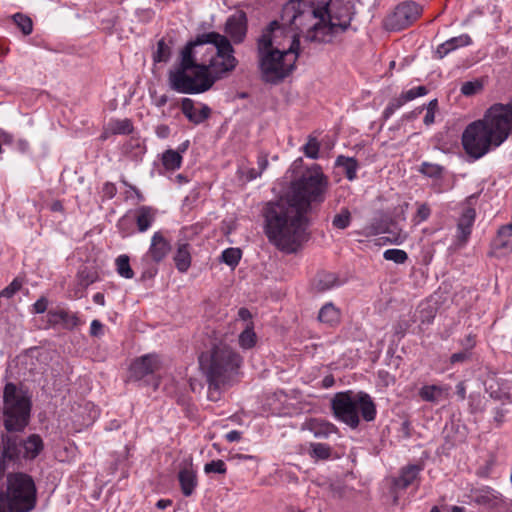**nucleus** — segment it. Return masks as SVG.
<instances>
[{"instance_id": "nucleus-28", "label": "nucleus", "mask_w": 512, "mask_h": 512, "mask_svg": "<svg viewBox=\"0 0 512 512\" xmlns=\"http://www.w3.org/2000/svg\"><path fill=\"white\" fill-rule=\"evenodd\" d=\"M136 224L140 232L146 231L155 220V210L150 206H141L136 210Z\"/></svg>"}, {"instance_id": "nucleus-62", "label": "nucleus", "mask_w": 512, "mask_h": 512, "mask_svg": "<svg viewBox=\"0 0 512 512\" xmlns=\"http://www.w3.org/2000/svg\"><path fill=\"white\" fill-rule=\"evenodd\" d=\"M434 120H435V112L434 111H426V115L424 117V124L425 125H430L432 123H434Z\"/></svg>"}, {"instance_id": "nucleus-30", "label": "nucleus", "mask_w": 512, "mask_h": 512, "mask_svg": "<svg viewBox=\"0 0 512 512\" xmlns=\"http://www.w3.org/2000/svg\"><path fill=\"white\" fill-rule=\"evenodd\" d=\"M341 313L332 303H326L319 311L318 319L320 322L333 326L340 322Z\"/></svg>"}, {"instance_id": "nucleus-33", "label": "nucleus", "mask_w": 512, "mask_h": 512, "mask_svg": "<svg viewBox=\"0 0 512 512\" xmlns=\"http://www.w3.org/2000/svg\"><path fill=\"white\" fill-rule=\"evenodd\" d=\"M257 335L254 332L253 323H247L244 330L239 334L238 343L242 349H251L256 345Z\"/></svg>"}, {"instance_id": "nucleus-57", "label": "nucleus", "mask_w": 512, "mask_h": 512, "mask_svg": "<svg viewBox=\"0 0 512 512\" xmlns=\"http://www.w3.org/2000/svg\"><path fill=\"white\" fill-rule=\"evenodd\" d=\"M258 167H259V172L262 174V172L267 168L268 166V159H267V156L266 155H261L258 157Z\"/></svg>"}, {"instance_id": "nucleus-3", "label": "nucleus", "mask_w": 512, "mask_h": 512, "mask_svg": "<svg viewBox=\"0 0 512 512\" xmlns=\"http://www.w3.org/2000/svg\"><path fill=\"white\" fill-rule=\"evenodd\" d=\"M354 12L343 0H289L282 8V25L299 31L310 43H330L349 27Z\"/></svg>"}, {"instance_id": "nucleus-32", "label": "nucleus", "mask_w": 512, "mask_h": 512, "mask_svg": "<svg viewBox=\"0 0 512 512\" xmlns=\"http://www.w3.org/2000/svg\"><path fill=\"white\" fill-rule=\"evenodd\" d=\"M307 426L314 436L318 438H327L336 430L333 424L318 419L310 420Z\"/></svg>"}, {"instance_id": "nucleus-26", "label": "nucleus", "mask_w": 512, "mask_h": 512, "mask_svg": "<svg viewBox=\"0 0 512 512\" xmlns=\"http://www.w3.org/2000/svg\"><path fill=\"white\" fill-rule=\"evenodd\" d=\"M173 259L177 270L181 273L186 272L191 266V253L189 244L179 243Z\"/></svg>"}, {"instance_id": "nucleus-9", "label": "nucleus", "mask_w": 512, "mask_h": 512, "mask_svg": "<svg viewBox=\"0 0 512 512\" xmlns=\"http://www.w3.org/2000/svg\"><path fill=\"white\" fill-rule=\"evenodd\" d=\"M4 426L8 432H20L28 425L31 412L30 398L13 383L4 388Z\"/></svg>"}, {"instance_id": "nucleus-17", "label": "nucleus", "mask_w": 512, "mask_h": 512, "mask_svg": "<svg viewBox=\"0 0 512 512\" xmlns=\"http://www.w3.org/2000/svg\"><path fill=\"white\" fill-rule=\"evenodd\" d=\"M171 251L170 242L164 237L163 233L155 232L151 238V244L147 255L155 262L160 263Z\"/></svg>"}, {"instance_id": "nucleus-56", "label": "nucleus", "mask_w": 512, "mask_h": 512, "mask_svg": "<svg viewBox=\"0 0 512 512\" xmlns=\"http://www.w3.org/2000/svg\"><path fill=\"white\" fill-rule=\"evenodd\" d=\"M405 103V100L402 99V95H400L399 97L392 99L388 105L391 106L394 110H397Z\"/></svg>"}, {"instance_id": "nucleus-44", "label": "nucleus", "mask_w": 512, "mask_h": 512, "mask_svg": "<svg viewBox=\"0 0 512 512\" xmlns=\"http://www.w3.org/2000/svg\"><path fill=\"white\" fill-rule=\"evenodd\" d=\"M23 281L19 278H15L7 287L0 291V298H12L22 287Z\"/></svg>"}, {"instance_id": "nucleus-43", "label": "nucleus", "mask_w": 512, "mask_h": 512, "mask_svg": "<svg viewBox=\"0 0 512 512\" xmlns=\"http://www.w3.org/2000/svg\"><path fill=\"white\" fill-rule=\"evenodd\" d=\"M419 171L425 176L431 178H438L442 175L443 168L438 164L423 162L420 166Z\"/></svg>"}, {"instance_id": "nucleus-59", "label": "nucleus", "mask_w": 512, "mask_h": 512, "mask_svg": "<svg viewBox=\"0 0 512 512\" xmlns=\"http://www.w3.org/2000/svg\"><path fill=\"white\" fill-rule=\"evenodd\" d=\"M456 390H457V395L459 396V398L461 400H464L466 397V389H465L464 383L463 382L458 383L456 386Z\"/></svg>"}, {"instance_id": "nucleus-49", "label": "nucleus", "mask_w": 512, "mask_h": 512, "mask_svg": "<svg viewBox=\"0 0 512 512\" xmlns=\"http://www.w3.org/2000/svg\"><path fill=\"white\" fill-rule=\"evenodd\" d=\"M48 299L45 296H41L34 304H33V312L36 314H42L47 310L48 307Z\"/></svg>"}, {"instance_id": "nucleus-1", "label": "nucleus", "mask_w": 512, "mask_h": 512, "mask_svg": "<svg viewBox=\"0 0 512 512\" xmlns=\"http://www.w3.org/2000/svg\"><path fill=\"white\" fill-rule=\"evenodd\" d=\"M328 189V177L313 164L291 182L286 197L266 203L264 230L269 242L286 253L296 252L307 240V213L325 201Z\"/></svg>"}, {"instance_id": "nucleus-51", "label": "nucleus", "mask_w": 512, "mask_h": 512, "mask_svg": "<svg viewBox=\"0 0 512 512\" xmlns=\"http://www.w3.org/2000/svg\"><path fill=\"white\" fill-rule=\"evenodd\" d=\"M461 345L464 349L471 351L476 345L475 335L472 333L468 334L463 340H461Z\"/></svg>"}, {"instance_id": "nucleus-64", "label": "nucleus", "mask_w": 512, "mask_h": 512, "mask_svg": "<svg viewBox=\"0 0 512 512\" xmlns=\"http://www.w3.org/2000/svg\"><path fill=\"white\" fill-rule=\"evenodd\" d=\"M93 301H94L96 304L103 306V305L105 304V297H104V294H102V293H96V294L93 296Z\"/></svg>"}, {"instance_id": "nucleus-37", "label": "nucleus", "mask_w": 512, "mask_h": 512, "mask_svg": "<svg viewBox=\"0 0 512 512\" xmlns=\"http://www.w3.org/2000/svg\"><path fill=\"white\" fill-rule=\"evenodd\" d=\"M351 213L348 208H342L341 211L336 214L332 220L334 228L344 230L349 227L351 223Z\"/></svg>"}, {"instance_id": "nucleus-40", "label": "nucleus", "mask_w": 512, "mask_h": 512, "mask_svg": "<svg viewBox=\"0 0 512 512\" xmlns=\"http://www.w3.org/2000/svg\"><path fill=\"white\" fill-rule=\"evenodd\" d=\"M114 134H130L133 131L132 122L129 119L115 120L110 123Z\"/></svg>"}, {"instance_id": "nucleus-55", "label": "nucleus", "mask_w": 512, "mask_h": 512, "mask_svg": "<svg viewBox=\"0 0 512 512\" xmlns=\"http://www.w3.org/2000/svg\"><path fill=\"white\" fill-rule=\"evenodd\" d=\"M225 438L229 442L239 441L241 439V433L237 430H232L226 434Z\"/></svg>"}, {"instance_id": "nucleus-16", "label": "nucleus", "mask_w": 512, "mask_h": 512, "mask_svg": "<svg viewBox=\"0 0 512 512\" xmlns=\"http://www.w3.org/2000/svg\"><path fill=\"white\" fill-rule=\"evenodd\" d=\"M47 317V322L50 326H61L63 329L67 330H72L80 324V319L75 313L64 309L50 310Z\"/></svg>"}, {"instance_id": "nucleus-24", "label": "nucleus", "mask_w": 512, "mask_h": 512, "mask_svg": "<svg viewBox=\"0 0 512 512\" xmlns=\"http://www.w3.org/2000/svg\"><path fill=\"white\" fill-rule=\"evenodd\" d=\"M43 450V441L37 434L30 435L26 440L22 439V457L34 459Z\"/></svg>"}, {"instance_id": "nucleus-27", "label": "nucleus", "mask_w": 512, "mask_h": 512, "mask_svg": "<svg viewBox=\"0 0 512 512\" xmlns=\"http://www.w3.org/2000/svg\"><path fill=\"white\" fill-rule=\"evenodd\" d=\"M419 396L423 401L439 403L446 396V389L439 385H424L419 390Z\"/></svg>"}, {"instance_id": "nucleus-34", "label": "nucleus", "mask_w": 512, "mask_h": 512, "mask_svg": "<svg viewBox=\"0 0 512 512\" xmlns=\"http://www.w3.org/2000/svg\"><path fill=\"white\" fill-rule=\"evenodd\" d=\"M162 164L167 170H177L181 167L182 155L180 152L168 149L162 154Z\"/></svg>"}, {"instance_id": "nucleus-31", "label": "nucleus", "mask_w": 512, "mask_h": 512, "mask_svg": "<svg viewBox=\"0 0 512 512\" xmlns=\"http://www.w3.org/2000/svg\"><path fill=\"white\" fill-rule=\"evenodd\" d=\"M335 165L343 169V173L349 181L356 178L359 165L355 158L340 155L336 158Z\"/></svg>"}, {"instance_id": "nucleus-53", "label": "nucleus", "mask_w": 512, "mask_h": 512, "mask_svg": "<svg viewBox=\"0 0 512 512\" xmlns=\"http://www.w3.org/2000/svg\"><path fill=\"white\" fill-rule=\"evenodd\" d=\"M90 334L92 336H100L103 334V325L99 320H93L90 327Z\"/></svg>"}, {"instance_id": "nucleus-18", "label": "nucleus", "mask_w": 512, "mask_h": 512, "mask_svg": "<svg viewBox=\"0 0 512 512\" xmlns=\"http://www.w3.org/2000/svg\"><path fill=\"white\" fill-rule=\"evenodd\" d=\"M475 218V209L468 207L463 211L462 215L458 219L456 238L459 245L462 246L468 241L472 232Z\"/></svg>"}, {"instance_id": "nucleus-46", "label": "nucleus", "mask_w": 512, "mask_h": 512, "mask_svg": "<svg viewBox=\"0 0 512 512\" xmlns=\"http://www.w3.org/2000/svg\"><path fill=\"white\" fill-rule=\"evenodd\" d=\"M428 93V89L425 86H418L409 89L408 91L402 92V99L405 100V102H409L414 100L417 97L424 96Z\"/></svg>"}, {"instance_id": "nucleus-45", "label": "nucleus", "mask_w": 512, "mask_h": 512, "mask_svg": "<svg viewBox=\"0 0 512 512\" xmlns=\"http://www.w3.org/2000/svg\"><path fill=\"white\" fill-rule=\"evenodd\" d=\"M226 471H227L226 464L223 460H213L209 463H206L204 466V472L206 474H210V473L225 474Z\"/></svg>"}, {"instance_id": "nucleus-19", "label": "nucleus", "mask_w": 512, "mask_h": 512, "mask_svg": "<svg viewBox=\"0 0 512 512\" xmlns=\"http://www.w3.org/2000/svg\"><path fill=\"white\" fill-rule=\"evenodd\" d=\"M3 461L17 460L22 456V439L17 435L2 434Z\"/></svg>"}, {"instance_id": "nucleus-60", "label": "nucleus", "mask_w": 512, "mask_h": 512, "mask_svg": "<svg viewBox=\"0 0 512 512\" xmlns=\"http://www.w3.org/2000/svg\"><path fill=\"white\" fill-rule=\"evenodd\" d=\"M157 135L161 138H166L169 135V128L165 125H161L157 127Z\"/></svg>"}, {"instance_id": "nucleus-7", "label": "nucleus", "mask_w": 512, "mask_h": 512, "mask_svg": "<svg viewBox=\"0 0 512 512\" xmlns=\"http://www.w3.org/2000/svg\"><path fill=\"white\" fill-rule=\"evenodd\" d=\"M287 50H275L258 56L261 78L264 82L277 84L294 70L300 50L299 31H295Z\"/></svg>"}, {"instance_id": "nucleus-21", "label": "nucleus", "mask_w": 512, "mask_h": 512, "mask_svg": "<svg viewBox=\"0 0 512 512\" xmlns=\"http://www.w3.org/2000/svg\"><path fill=\"white\" fill-rule=\"evenodd\" d=\"M178 480L182 493L186 497L191 496L198 483L196 472L193 470L191 465H186L180 469L178 473Z\"/></svg>"}, {"instance_id": "nucleus-47", "label": "nucleus", "mask_w": 512, "mask_h": 512, "mask_svg": "<svg viewBox=\"0 0 512 512\" xmlns=\"http://www.w3.org/2000/svg\"><path fill=\"white\" fill-rule=\"evenodd\" d=\"M482 83L479 81H467L461 87V93L465 96H472L482 89Z\"/></svg>"}, {"instance_id": "nucleus-48", "label": "nucleus", "mask_w": 512, "mask_h": 512, "mask_svg": "<svg viewBox=\"0 0 512 512\" xmlns=\"http://www.w3.org/2000/svg\"><path fill=\"white\" fill-rule=\"evenodd\" d=\"M471 358V351L463 349L460 352L454 353L450 356V363L452 365L457 363H464Z\"/></svg>"}, {"instance_id": "nucleus-36", "label": "nucleus", "mask_w": 512, "mask_h": 512, "mask_svg": "<svg viewBox=\"0 0 512 512\" xmlns=\"http://www.w3.org/2000/svg\"><path fill=\"white\" fill-rule=\"evenodd\" d=\"M116 269L118 274L126 279H131L134 276V272L130 266V260L127 255H120L116 258Z\"/></svg>"}, {"instance_id": "nucleus-13", "label": "nucleus", "mask_w": 512, "mask_h": 512, "mask_svg": "<svg viewBox=\"0 0 512 512\" xmlns=\"http://www.w3.org/2000/svg\"><path fill=\"white\" fill-rule=\"evenodd\" d=\"M472 497L475 503L487 509H496L502 505H506V500L502 495L490 487L475 490Z\"/></svg>"}, {"instance_id": "nucleus-20", "label": "nucleus", "mask_w": 512, "mask_h": 512, "mask_svg": "<svg viewBox=\"0 0 512 512\" xmlns=\"http://www.w3.org/2000/svg\"><path fill=\"white\" fill-rule=\"evenodd\" d=\"M280 26L281 25L278 21H272L269 26L262 32L257 41L258 56L263 55L266 52L278 50V48L273 47V44L275 32L280 29Z\"/></svg>"}, {"instance_id": "nucleus-5", "label": "nucleus", "mask_w": 512, "mask_h": 512, "mask_svg": "<svg viewBox=\"0 0 512 512\" xmlns=\"http://www.w3.org/2000/svg\"><path fill=\"white\" fill-rule=\"evenodd\" d=\"M198 360L200 370L208 384V398L217 401L220 390L235 380L243 359L231 346L219 342L202 352Z\"/></svg>"}, {"instance_id": "nucleus-4", "label": "nucleus", "mask_w": 512, "mask_h": 512, "mask_svg": "<svg viewBox=\"0 0 512 512\" xmlns=\"http://www.w3.org/2000/svg\"><path fill=\"white\" fill-rule=\"evenodd\" d=\"M512 133V101L494 104L483 119L470 123L462 133V146L473 159L486 155L492 146H500Z\"/></svg>"}, {"instance_id": "nucleus-12", "label": "nucleus", "mask_w": 512, "mask_h": 512, "mask_svg": "<svg viewBox=\"0 0 512 512\" xmlns=\"http://www.w3.org/2000/svg\"><path fill=\"white\" fill-rule=\"evenodd\" d=\"M247 15L239 10L228 17L225 24V32L235 44L242 43L247 33Z\"/></svg>"}, {"instance_id": "nucleus-42", "label": "nucleus", "mask_w": 512, "mask_h": 512, "mask_svg": "<svg viewBox=\"0 0 512 512\" xmlns=\"http://www.w3.org/2000/svg\"><path fill=\"white\" fill-rule=\"evenodd\" d=\"M383 257L385 260L396 264H403L408 259V254L401 249H388L383 253Z\"/></svg>"}, {"instance_id": "nucleus-50", "label": "nucleus", "mask_w": 512, "mask_h": 512, "mask_svg": "<svg viewBox=\"0 0 512 512\" xmlns=\"http://www.w3.org/2000/svg\"><path fill=\"white\" fill-rule=\"evenodd\" d=\"M430 216V208L426 204H421L416 213L419 222L425 221Z\"/></svg>"}, {"instance_id": "nucleus-22", "label": "nucleus", "mask_w": 512, "mask_h": 512, "mask_svg": "<svg viewBox=\"0 0 512 512\" xmlns=\"http://www.w3.org/2000/svg\"><path fill=\"white\" fill-rule=\"evenodd\" d=\"M472 43V39L468 34H462L457 37H453L444 43L440 44L436 49V56L439 59L444 58L450 52L456 50L460 47L468 46Z\"/></svg>"}, {"instance_id": "nucleus-15", "label": "nucleus", "mask_w": 512, "mask_h": 512, "mask_svg": "<svg viewBox=\"0 0 512 512\" xmlns=\"http://www.w3.org/2000/svg\"><path fill=\"white\" fill-rule=\"evenodd\" d=\"M493 253L504 256L512 252V223L499 228L491 244Z\"/></svg>"}, {"instance_id": "nucleus-63", "label": "nucleus", "mask_w": 512, "mask_h": 512, "mask_svg": "<svg viewBox=\"0 0 512 512\" xmlns=\"http://www.w3.org/2000/svg\"><path fill=\"white\" fill-rule=\"evenodd\" d=\"M172 505V501L170 499H160L157 503H156V506L157 508L159 509H165L167 508L168 506Z\"/></svg>"}, {"instance_id": "nucleus-29", "label": "nucleus", "mask_w": 512, "mask_h": 512, "mask_svg": "<svg viewBox=\"0 0 512 512\" xmlns=\"http://www.w3.org/2000/svg\"><path fill=\"white\" fill-rule=\"evenodd\" d=\"M173 39L162 38L157 43V49L153 53V61L155 63L168 62L172 55Z\"/></svg>"}, {"instance_id": "nucleus-8", "label": "nucleus", "mask_w": 512, "mask_h": 512, "mask_svg": "<svg viewBox=\"0 0 512 512\" xmlns=\"http://www.w3.org/2000/svg\"><path fill=\"white\" fill-rule=\"evenodd\" d=\"M36 487L25 473L7 476L6 492L0 493V512H29L35 507Z\"/></svg>"}, {"instance_id": "nucleus-61", "label": "nucleus", "mask_w": 512, "mask_h": 512, "mask_svg": "<svg viewBox=\"0 0 512 512\" xmlns=\"http://www.w3.org/2000/svg\"><path fill=\"white\" fill-rule=\"evenodd\" d=\"M132 222V219H130L127 215L120 218L118 221V228L119 230L123 231L125 229V226L130 224Z\"/></svg>"}, {"instance_id": "nucleus-14", "label": "nucleus", "mask_w": 512, "mask_h": 512, "mask_svg": "<svg viewBox=\"0 0 512 512\" xmlns=\"http://www.w3.org/2000/svg\"><path fill=\"white\" fill-rule=\"evenodd\" d=\"M181 111L185 117L193 124L199 125L207 120L211 115V108L202 104L200 109L194 106V101L190 98H183L181 101Z\"/></svg>"}, {"instance_id": "nucleus-6", "label": "nucleus", "mask_w": 512, "mask_h": 512, "mask_svg": "<svg viewBox=\"0 0 512 512\" xmlns=\"http://www.w3.org/2000/svg\"><path fill=\"white\" fill-rule=\"evenodd\" d=\"M332 410L335 417L347 424L352 429L359 426L360 418L371 422L376 417V405L371 396L365 392L353 393L352 391L337 393L332 401Z\"/></svg>"}, {"instance_id": "nucleus-35", "label": "nucleus", "mask_w": 512, "mask_h": 512, "mask_svg": "<svg viewBox=\"0 0 512 512\" xmlns=\"http://www.w3.org/2000/svg\"><path fill=\"white\" fill-rule=\"evenodd\" d=\"M309 454L315 460H326L331 456V447L324 443H311Z\"/></svg>"}, {"instance_id": "nucleus-41", "label": "nucleus", "mask_w": 512, "mask_h": 512, "mask_svg": "<svg viewBox=\"0 0 512 512\" xmlns=\"http://www.w3.org/2000/svg\"><path fill=\"white\" fill-rule=\"evenodd\" d=\"M320 150L319 141L313 137L309 136L307 143L303 147V151L306 157L311 159H318Z\"/></svg>"}, {"instance_id": "nucleus-25", "label": "nucleus", "mask_w": 512, "mask_h": 512, "mask_svg": "<svg viewBox=\"0 0 512 512\" xmlns=\"http://www.w3.org/2000/svg\"><path fill=\"white\" fill-rule=\"evenodd\" d=\"M340 284V280L336 274L323 271L316 275L313 287L317 292H326Z\"/></svg>"}, {"instance_id": "nucleus-11", "label": "nucleus", "mask_w": 512, "mask_h": 512, "mask_svg": "<svg viewBox=\"0 0 512 512\" xmlns=\"http://www.w3.org/2000/svg\"><path fill=\"white\" fill-rule=\"evenodd\" d=\"M161 368V361L156 354H147L137 358L130 366V378L140 381L144 377L154 374Z\"/></svg>"}, {"instance_id": "nucleus-10", "label": "nucleus", "mask_w": 512, "mask_h": 512, "mask_svg": "<svg viewBox=\"0 0 512 512\" xmlns=\"http://www.w3.org/2000/svg\"><path fill=\"white\" fill-rule=\"evenodd\" d=\"M420 15V7L413 1H404L387 15L384 27L389 31H400L410 26Z\"/></svg>"}, {"instance_id": "nucleus-38", "label": "nucleus", "mask_w": 512, "mask_h": 512, "mask_svg": "<svg viewBox=\"0 0 512 512\" xmlns=\"http://www.w3.org/2000/svg\"><path fill=\"white\" fill-rule=\"evenodd\" d=\"M12 19L24 35L27 36L32 33L33 22L30 17L22 13H16L12 16Z\"/></svg>"}, {"instance_id": "nucleus-23", "label": "nucleus", "mask_w": 512, "mask_h": 512, "mask_svg": "<svg viewBox=\"0 0 512 512\" xmlns=\"http://www.w3.org/2000/svg\"><path fill=\"white\" fill-rule=\"evenodd\" d=\"M422 467L420 465L410 464L403 467L399 476L394 480V485L400 489H406L418 477Z\"/></svg>"}, {"instance_id": "nucleus-39", "label": "nucleus", "mask_w": 512, "mask_h": 512, "mask_svg": "<svg viewBox=\"0 0 512 512\" xmlns=\"http://www.w3.org/2000/svg\"><path fill=\"white\" fill-rule=\"evenodd\" d=\"M241 255L242 253L239 248H227L222 252L221 259L225 264L234 268L238 265Z\"/></svg>"}, {"instance_id": "nucleus-2", "label": "nucleus", "mask_w": 512, "mask_h": 512, "mask_svg": "<svg viewBox=\"0 0 512 512\" xmlns=\"http://www.w3.org/2000/svg\"><path fill=\"white\" fill-rule=\"evenodd\" d=\"M229 39L217 32L200 34L180 53L179 64L168 73L169 86L183 94L208 91L217 79L237 66Z\"/></svg>"}, {"instance_id": "nucleus-58", "label": "nucleus", "mask_w": 512, "mask_h": 512, "mask_svg": "<svg viewBox=\"0 0 512 512\" xmlns=\"http://www.w3.org/2000/svg\"><path fill=\"white\" fill-rule=\"evenodd\" d=\"M238 317L243 321H247L251 318V313L247 308H240L238 311Z\"/></svg>"}, {"instance_id": "nucleus-54", "label": "nucleus", "mask_w": 512, "mask_h": 512, "mask_svg": "<svg viewBox=\"0 0 512 512\" xmlns=\"http://www.w3.org/2000/svg\"><path fill=\"white\" fill-rule=\"evenodd\" d=\"M506 411L503 409L497 408L494 412V421L500 426L504 422Z\"/></svg>"}, {"instance_id": "nucleus-52", "label": "nucleus", "mask_w": 512, "mask_h": 512, "mask_svg": "<svg viewBox=\"0 0 512 512\" xmlns=\"http://www.w3.org/2000/svg\"><path fill=\"white\" fill-rule=\"evenodd\" d=\"M103 193L107 198L112 199L117 193V188L113 183L106 182L103 185Z\"/></svg>"}]
</instances>
